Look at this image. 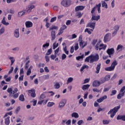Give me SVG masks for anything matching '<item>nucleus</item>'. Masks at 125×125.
Listing matches in <instances>:
<instances>
[{"label":"nucleus","instance_id":"obj_26","mask_svg":"<svg viewBox=\"0 0 125 125\" xmlns=\"http://www.w3.org/2000/svg\"><path fill=\"white\" fill-rule=\"evenodd\" d=\"M102 46L99 48V50H101L103 49L104 50H105L106 49V47H107V45L104 44L103 43H101Z\"/></svg>","mask_w":125,"mask_h":125},{"label":"nucleus","instance_id":"obj_42","mask_svg":"<svg viewBox=\"0 0 125 125\" xmlns=\"http://www.w3.org/2000/svg\"><path fill=\"white\" fill-rule=\"evenodd\" d=\"M49 74H47L45 75H43L42 76V78L43 80H48V79H49Z\"/></svg>","mask_w":125,"mask_h":125},{"label":"nucleus","instance_id":"obj_59","mask_svg":"<svg viewBox=\"0 0 125 125\" xmlns=\"http://www.w3.org/2000/svg\"><path fill=\"white\" fill-rule=\"evenodd\" d=\"M56 19H57L56 17H55L52 18L51 19V20H50V22H51V23H53V22H54L55 21H56Z\"/></svg>","mask_w":125,"mask_h":125},{"label":"nucleus","instance_id":"obj_10","mask_svg":"<svg viewBox=\"0 0 125 125\" xmlns=\"http://www.w3.org/2000/svg\"><path fill=\"white\" fill-rule=\"evenodd\" d=\"M106 53L108 54L109 57L111 58V55H113L115 53V49L113 48L108 49L106 50Z\"/></svg>","mask_w":125,"mask_h":125},{"label":"nucleus","instance_id":"obj_20","mask_svg":"<svg viewBox=\"0 0 125 125\" xmlns=\"http://www.w3.org/2000/svg\"><path fill=\"white\" fill-rule=\"evenodd\" d=\"M100 69H101V63H99L97 65V67H96V71H95V73L96 74H99Z\"/></svg>","mask_w":125,"mask_h":125},{"label":"nucleus","instance_id":"obj_9","mask_svg":"<svg viewBox=\"0 0 125 125\" xmlns=\"http://www.w3.org/2000/svg\"><path fill=\"white\" fill-rule=\"evenodd\" d=\"M35 5L30 4L28 6L26 7V10L27 13H30V12H32V10L34 9L35 8Z\"/></svg>","mask_w":125,"mask_h":125},{"label":"nucleus","instance_id":"obj_48","mask_svg":"<svg viewBox=\"0 0 125 125\" xmlns=\"http://www.w3.org/2000/svg\"><path fill=\"white\" fill-rule=\"evenodd\" d=\"M58 45H59V43H57L56 42H54L53 45V49H55V48H57V47H58Z\"/></svg>","mask_w":125,"mask_h":125},{"label":"nucleus","instance_id":"obj_57","mask_svg":"<svg viewBox=\"0 0 125 125\" xmlns=\"http://www.w3.org/2000/svg\"><path fill=\"white\" fill-rule=\"evenodd\" d=\"M105 82H106L105 78H101L100 83L101 84L102 83H105Z\"/></svg>","mask_w":125,"mask_h":125},{"label":"nucleus","instance_id":"obj_11","mask_svg":"<svg viewBox=\"0 0 125 125\" xmlns=\"http://www.w3.org/2000/svg\"><path fill=\"white\" fill-rule=\"evenodd\" d=\"M96 24V21L90 22L86 25V27H89V28L94 29L95 28Z\"/></svg>","mask_w":125,"mask_h":125},{"label":"nucleus","instance_id":"obj_6","mask_svg":"<svg viewBox=\"0 0 125 125\" xmlns=\"http://www.w3.org/2000/svg\"><path fill=\"white\" fill-rule=\"evenodd\" d=\"M71 0H62L61 2V4L64 7H68V6L71 5Z\"/></svg>","mask_w":125,"mask_h":125},{"label":"nucleus","instance_id":"obj_47","mask_svg":"<svg viewBox=\"0 0 125 125\" xmlns=\"http://www.w3.org/2000/svg\"><path fill=\"white\" fill-rule=\"evenodd\" d=\"M111 79V75H107L104 77V80H105V81H108Z\"/></svg>","mask_w":125,"mask_h":125},{"label":"nucleus","instance_id":"obj_49","mask_svg":"<svg viewBox=\"0 0 125 125\" xmlns=\"http://www.w3.org/2000/svg\"><path fill=\"white\" fill-rule=\"evenodd\" d=\"M89 60L90 61L91 60V55L86 58V59H85V62H89Z\"/></svg>","mask_w":125,"mask_h":125},{"label":"nucleus","instance_id":"obj_2","mask_svg":"<svg viewBox=\"0 0 125 125\" xmlns=\"http://www.w3.org/2000/svg\"><path fill=\"white\" fill-rule=\"evenodd\" d=\"M120 108H121V105L115 106L112 109L110 110V111L107 113L108 115H109V114H111L110 118H114V117L116 115V113H117V112H118V111L119 110Z\"/></svg>","mask_w":125,"mask_h":125},{"label":"nucleus","instance_id":"obj_46","mask_svg":"<svg viewBox=\"0 0 125 125\" xmlns=\"http://www.w3.org/2000/svg\"><path fill=\"white\" fill-rule=\"evenodd\" d=\"M54 87L55 88H56V89H58V88L60 87V84L59 83H56L54 85Z\"/></svg>","mask_w":125,"mask_h":125},{"label":"nucleus","instance_id":"obj_62","mask_svg":"<svg viewBox=\"0 0 125 125\" xmlns=\"http://www.w3.org/2000/svg\"><path fill=\"white\" fill-rule=\"evenodd\" d=\"M19 47H15L12 49L13 51H19L20 50Z\"/></svg>","mask_w":125,"mask_h":125},{"label":"nucleus","instance_id":"obj_21","mask_svg":"<svg viewBox=\"0 0 125 125\" xmlns=\"http://www.w3.org/2000/svg\"><path fill=\"white\" fill-rule=\"evenodd\" d=\"M26 13H27L26 9L20 11L18 13V16H19V17H22V16H23V15H24V14H26Z\"/></svg>","mask_w":125,"mask_h":125},{"label":"nucleus","instance_id":"obj_31","mask_svg":"<svg viewBox=\"0 0 125 125\" xmlns=\"http://www.w3.org/2000/svg\"><path fill=\"white\" fill-rule=\"evenodd\" d=\"M89 86H90V85L89 84L83 85L82 86V89L83 90H86V89H88V88H89Z\"/></svg>","mask_w":125,"mask_h":125},{"label":"nucleus","instance_id":"obj_41","mask_svg":"<svg viewBox=\"0 0 125 125\" xmlns=\"http://www.w3.org/2000/svg\"><path fill=\"white\" fill-rule=\"evenodd\" d=\"M93 91L94 92H98V93L100 92V93H101V92L102 91V88L100 90H99V89H98L96 88H93Z\"/></svg>","mask_w":125,"mask_h":125},{"label":"nucleus","instance_id":"obj_33","mask_svg":"<svg viewBox=\"0 0 125 125\" xmlns=\"http://www.w3.org/2000/svg\"><path fill=\"white\" fill-rule=\"evenodd\" d=\"M9 59L11 61V66H12L14 62H15V59H14V57H10Z\"/></svg>","mask_w":125,"mask_h":125},{"label":"nucleus","instance_id":"obj_35","mask_svg":"<svg viewBox=\"0 0 125 125\" xmlns=\"http://www.w3.org/2000/svg\"><path fill=\"white\" fill-rule=\"evenodd\" d=\"M71 116L72 118H75L76 119H78L79 118V114L77 112H74L71 114Z\"/></svg>","mask_w":125,"mask_h":125},{"label":"nucleus","instance_id":"obj_7","mask_svg":"<svg viewBox=\"0 0 125 125\" xmlns=\"http://www.w3.org/2000/svg\"><path fill=\"white\" fill-rule=\"evenodd\" d=\"M111 34L110 33H108L104 36V42H110L111 41Z\"/></svg>","mask_w":125,"mask_h":125},{"label":"nucleus","instance_id":"obj_36","mask_svg":"<svg viewBox=\"0 0 125 125\" xmlns=\"http://www.w3.org/2000/svg\"><path fill=\"white\" fill-rule=\"evenodd\" d=\"M20 101L24 102L25 101V98L24 97V95L21 94L19 97Z\"/></svg>","mask_w":125,"mask_h":125},{"label":"nucleus","instance_id":"obj_64","mask_svg":"<svg viewBox=\"0 0 125 125\" xmlns=\"http://www.w3.org/2000/svg\"><path fill=\"white\" fill-rule=\"evenodd\" d=\"M82 124H83V120H79L77 123L78 125H82Z\"/></svg>","mask_w":125,"mask_h":125},{"label":"nucleus","instance_id":"obj_43","mask_svg":"<svg viewBox=\"0 0 125 125\" xmlns=\"http://www.w3.org/2000/svg\"><path fill=\"white\" fill-rule=\"evenodd\" d=\"M55 104L54 103L49 102L48 103L47 106V107H52V106H53Z\"/></svg>","mask_w":125,"mask_h":125},{"label":"nucleus","instance_id":"obj_15","mask_svg":"<svg viewBox=\"0 0 125 125\" xmlns=\"http://www.w3.org/2000/svg\"><path fill=\"white\" fill-rule=\"evenodd\" d=\"M85 7L84 6H83V5L77 6L75 7V11L78 12V11L83 10Z\"/></svg>","mask_w":125,"mask_h":125},{"label":"nucleus","instance_id":"obj_54","mask_svg":"<svg viewBox=\"0 0 125 125\" xmlns=\"http://www.w3.org/2000/svg\"><path fill=\"white\" fill-rule=\"evenodd\" d=\"M5 30L4 29V27H2L0 29V35H2V34H3V33H4Z\"/></svg>","mask_w":125,"mask_h":125},{"label":"nucleus","instance_id":"obj_18","mask_svg":"<svg viewBox=\"0 0 125 125\" xmlns=\"http://www.w3.org/2000/svg\"><path fill=\"white\" fill-rule=\"evenodd\" d=\"M14 36L18 39L20 37V34L19 33V29H15L14 31Z\"/></svg>","mask_w":125,"mask_h":125},{"label":"nucleus","instance_id":"obj_22","mask_svg":"<svg viewBox=\"0 0 125 125\" xmlns=\"http://www.w3.org/2000/svg\"><path fill=\"white\" fill-rule=\"evenodd\" d=\"M117 120H121L125 121V115H118L117 117Z\"/></svg>","mask_w":125,"mask_h":125},{"label":"nucleus","instance_id":"obj_4","mask_svg":"<svg viewBox=\"0 0 125 125\" xmlns=\"http://www.w3.org/2000/svg\"><path fill=\"white\" fill-rule=\"evenodd\" d=\"M99 60V55L98 54H95V55H91V60L90 61V63L92 64L93 62H97Z\"/></svg>","mask_w":125,"mask_h":125},{"label":"nucleus","instance_id":"obj_44","mask_svg":"<svg viewBox=\"0 0 125 125\" xmlns=\"http://www.w3.org/2000/svg\"><path fill=\"white\" fill-rule=\"evenodd\" d=\"M88 68H89V67L88 65H83L80 69V71L81 72H83V70H84V69H86V68L88 69Z\"/></svg>","mask_w":125,"mask_h":125},{"label":"nucleus","instance_id":"obj_28","mask_svg":"<svg viewBox=\"0 0 125 125\" xmlns=\"http://www.w3.org/2000/svg\"><path fill=\"white\" fill-rule=\"evenodd\" d=\"M48 46H49V42L44 43L42 45V50H44V49H46V48H48Z\"/></svg>","mask_w":125,"mask_h":125},{"label":"nucleus","instance_id":"obj_40","mask_svg":"<svg viewBox=\"0 0 125 125\" xmlns=\"http://www.w3.org/2000/svg\"><path fill=\"white\" fill-rule=\"evenodd\" d=\"M73 81H74V78H73L72 77L68 78L67 79V84H68L70 83H72V82H73Z\"/></svg>","mask_w":125,"mask_h":125},{"label":"nucleus","instance_id":"obj_58","mask_svg":"<svg viewBox=\"0 0 125 125\" xmlns=\"http://www.w3.org/2000/svg\"><path fill=\"white\" fill-rule=\"evenodd\" d=\"M65 29H67V26L66 25L64 24L62 26V27H61L60 29L64 31V30H65Z\"/></svg>","mask_w":125,"mask_h":125},{"label":"nucleus","instance_id":"obj_63","mask_svg":"<svg viewBox=\"0 0 125 125\" xmlns=\"http://www.w3.org/2000/svg\"><path fill=\"white\" fill-rule=\"evenodd\" d=\"M9 13L11 14H14V13H15V11H14V9H10L9 10Z\"/></svg>","mask_w":125,"mask_h":125},{"label":"nucleus","instance_id":"obj_24","mask_svg":"<svg viewBox=\"0 0 125 125\" xmlns=\"http://www.w3.org/2000/svg\"><path fill=\"white\" fill-rule=\"evenodd\" d=\"M1 23L3 25H5V26H8V25H9V22H6V21H5V17H4L1 21Z\"/></svg>","mask_w":125,"mask_h":125},{"label":"nucleus","instance_id":"obj_34","mask_svg":"<svg viewBox=\"0 0 125 125\" xmlns=\"http://www.w3.org/2000/svg\"><path fill=\"white\" fill-rule=\"evenodd\" d=\"M96 8H97V7L98 8V13H101V9L100 8L101 7V3H100L98 5H96Z\"/></svg>","mask_w":125,"mask_h":125},{"label":"nucleus","instance_id":"obj_25","mask_svg":"<svg viewBox=\"0 0 125 125\" xmlns=\"http://www.w3.org/2000/svg\"><path fill=\"white\" fill-rule=\"evenodd\" d=\"M28 93H31V96L33 98H35L36 97V93L34 91H33L32 90H28Z\"/></svg>","mask_w":125,"mask_h":125},{"label":"nucleus","instance_id":"obj_60","mask_svg":"<svg viewBox=\"0 0 125 125\" xmlns=\"http://www.w3.org/2000/svg\"><path fill=\"white\" fill-rule=\"evenodd\" d=\"M66 58H67V56L65 54H62V60H64Z\"/></svg>","mask_w":125,"mask_h":125},{"label":"nucleus","instance_id":"obj_27","mask_svg":"<svg viewBox=\"0 0 125 125\" xmlns=\"http://www.w3.org/2000/svg\"><path fill=\"white\" fill-rule=\"evenodd\" d=\"M117 65H118V62L116 60H114L111 63V66L115 69Z\"/></svg>","mask_w":125,"mask_h":125},{"label":"nucleus","instance_id":"obj_8","mask_svg":"<svg viewBox=\"0 0 125 125\" xmlns=\"http://www.w3.org/2000/svg\"><path fill=\"white\" fill-rule=\"evenodd\" d=\"M114 31L112 33V36L115 37L117 35V32L120 30V25L117 24L113 27Z\"/></svg>","mask_w":125,"mask_h":125},{"label":"nucleus","instance_id":"obj_39","mask_svg":"<svg viewBox=\"0 0 125 125\" xmlns=\"http://www.w3.org/2000/svg\"><path fill=\"white\" fill-rule=\"evenodd\" d=\"M52 53V48H50L48 50L47 53H46V56H48V55H50Z\"/></svg>","mask_w":125,"mask_h":125},{"label":"nucleus","instance_id":"obj_45","mask_svg":"<svg viewBox=\"0 0 125 125\" xmlns=\"http://www.w3.org/2000/svg\"><path fill=\"white\" fill-rule=\"evenodd\" d=\"M8 116H12V111L6 113L3 118H6V117H8Z\"/></svg>","mask_w":125,"mask_h":125},{"label":"nucleus","instance_id":"obj_12","mask_svg":"<svg viewBox=\"0 0 125 125\" xmlns=\"http://www.w3.org/2000/svg\"><path fill=\"white\" fill-rule=\"evenodd\" d=\"M101 83H100V81L98 80H95L93 83V86L94 87H98V86H100Z\"/></svg>","mask_w":125,"mask_h":125},{"label":"nucleus","instance_id":"obj_32","mask_svg":"<svg viewBox=\"0 0 125 125\" xmlns=\"http://www.w3.org/2000/svg\"><path fill=\"white\" fill-rule=\"evenodd\" d=\"M101 46H102V44H100V42H98L95 47V50H98L99 47H101Z\"/></svg>","mask_w":125,"mask_h":125},{"label":"nucleus","instance_id":"obj_29","mask_svg":"<svg viewBox=\"0 0 125 125\" xmlns=\"http://www.w3.org/2000/svg\"><path fill=\"white\" fill-rule=\"evenodd\" d=\"M75 16L78 18H81L83 16V14L81 12L77 11L76 12Z\"/></svg>","mask_w":125,"mask_h":125},{"label":"nucleus","instance_id":"obj_56","mask_svg":"<svg viewBox=\"0 0 125 125\" xmlns=\"http://www.w3.org/2000/svg\"><path fill=\"white\" fill-rule=\"evenodd\" d=\"M18 96H19V93H16L15 94H14L13 98H15V99H16L18 98Z\"/></svg>","mask_w":125,"mask_h":125},{"label":"nucleus","instance_id":"obj_3","mask_svg":"<svg viewBox=\"0 0 125 125\" xmlns=\"http://www.w3.org/2000/svg\"><path fill=\"white\" fill-rule=\"evenodd\" d=\"M78 42H79V45L81 48H83L85 46L87 45V42H85L83 40V35L79 36Z\"/></svg>","mask_w":125,"mask_h":125},{"label":"nucleus","instance_id":"obj_61","mask_svg":"<svg viewBox=\"0 0 125 125\" xmlns=\"http://www.w3.org/2000/svg\"><path fill=\"white\" fill-rule=\"evenodd\" d=\"M83 54L82 56L77 57L76 60H80V59H83Z\"/></svg>","mask_w":125,"mask_h":125},{"label":"nucleus","instance_id":"obj_14","mask_svg":"<svg viewBox=\"0 0 125 125\" xmlns=\"http://www.w3.org/2000/svg\"><path fill=\"white\" fill-rule=\"evenodd\" d=\"M26 28H32L33 27V22L31 21H27L25 22Z\"/></svg>","mask_w":125,"mask_h":125},{"label":"nucleus","instance_id":"obj_1","mask_svg":"<svg viewBox=\"0 0 125 125\" xmlns=\"http://www.w3.org/2000/svg\"><path fill=\"white\" fill-rule=\"evenodd\" d=\"M58 27L55 26H52V27L49 28V31H51V41H54L55 39H56V31L55 30H57Z\"/></svg>","mask_w":125,"mask_h":125},{"label":"nucleus","instance_id":"obj_16","mask_svg":"<svg viewBox=\"0 0 125 125\" xmlns=\"http://www.w3.org/2000/svg\"><path fill=\"white\" fill-rule=\"evenodd\" d=\"M100 19V16H95L93 14L92 15V18L91 20L92 21H98Z\"/></svg>","mask_w":125,"mask_h":125},{"label":"nucleus","instance_id":"obj_55","mask_svg":"<svg viewBox=\"0 0 125 125\" xmlns=\"http://www.w3.org/2000/svg\"><path fill=\"white\" fill-rule=\"evenodd\" d=\"M75 51H77L79 49V43H76L74 47Z\"/></svg>","mask_w":125,"mask_h":125},{"label":"nucleus","instance_id":"obj_13","mask_svg":"<svg viewBox=\"0 0 125 125\" xmlns=\"http://www.w3.org/2000/svg\"><path fill=\"white\" fill-rule=\"evenodd\" d=\"M66 103L67 101H66V100H62L59 104V108H63V107H64L66 104Z\"/></svg>","mask_w":125,"mask_h":125},{"label":"nucleus","instance_id":"obj_23","mask_svg":"<svg viewBox=\"0 0 125 125\" xmlns=\"http://www.w3.org/2000/svg\"><path fill=\"white\" fill-rule=\"evenodd\" d=\"M104 70L105 71H114V70H115V68L111 65L110 66L104 68Z\"/></svg>","mask_w":125,"mask_h":125},{"label":"nucleus","instance_id":"obj_37","mask_svg":"<svg viewBox=\"0 0 125 125\" xmlns=\"http://www.w3.org/2000/svg\"><path fill=\"white\" fill-rule=\"evenodd\" d=\"M111 121L107 120H103V125H109Z\"/></svg>","mask_w":125,"mask_h":125},{"label":"nucleus","instance_id":"obj_52","mask_svg":"<svg viewBox=\"0 0 125 125\" xmlns=\"http://www.w3.org/2000/svg\"><path fill=\"white\" fill-rule=\"evenodd\" d=\"M7 91L9 93V94H12L13 93V90L12 88H8Z\"/></svg>","mask_w":125,"mask_h":125},{"label":"nucleus","instance_id":"obj_19","mask_svg":"<svg viewBox=\"0 0 125 125\" xmlns=\"http://www.w3.org/2000/svg\"><path fill=\"white\" fill-rule=\"evenodd\" d=\"M10 117L8 116L7 117H5L4 119V124L6 125H9L10 124Z\"/></svg>","mask_w":125,"mask_h":125},{"label":"nucleus","instance_id":"obj_38","mask_svg":"<svg viewBox=\"0 0 125 125\" xmlns=\"http://www.w3.org/2000/svg\"><path fill=\"white\" fill-rule=\"evenodd\" d=\"M63 51H64V53H65V54H67V55H69V51L67 50L66 45L63 47Z\"/></svg>","mask_w":125,"mask_h":125},{"label":"nucleus","instance_id":"obj_30","mask_svg":"<svg viewBox=\"0 0 125 125\" xmlns=\"http://www.w3.org/2000/svg\"><path fill=\"white\" fill-rule=\"evenodd\" d=\"M102 7H104V8H108V4L106 3V2L105 1H102Z\"/></svg>","mask_w":125,"mask_h":125},{"label":"nucleus","instance_id":"obj_17","mask_svg":"<svg viewBox=\"0 0 125 125\" xmlns=\"http://www.w3.org/2000/svg\"><path fill=\"white\" fill-rule=\"evenodd\" d=\"M116 50H117L118 51H123V50H125V47L122 45V44H119L117 46Z\"/></svg>","mask_w":125,"mask_h":125},{"label":"nucleus","instance_id":"obj_5","mask_svg":"<svg viewBox=\"0 0 125 125\" xmlns=\"http://www.w3.org/2000/svg\"><path fill=\"white\" fill-rule=\"evenodd\" d=\"M125 86H123L120 90L119 94L117 95V99H121L122 97L125 96Z\"/></svg>","mask_w":125,"mask_h":125},{"label":"nucleus","instance_id":"obj_50","mask_svg":"<svg viewBox=\"0 0 125 125\" xmlns=\"http://www.w3.org/2000/svg\"><path fill=\"white\" fill-rule=\"evenodd\" d=\"M116 94H117V91L116 90H113L111 91L110 96H113V95H116Z\"/></svg>","mask_w":125,"mask_h":125},{"label":"nucleus","instance_id":"obj_53","mask_svg":"<svg viewBox=\"0 0 125 125\" xmlns=\"http://www.w3.org/2000/svg\"><path fill=\"white\" fill-rule=\"evenodd\" d=\"M29 63H30V61H27L25 64V70H28V68H29Z\"/></svg>","mask_w":125,"mask_h":125},{"label":"nucleus","instance_id":"obj_51","mask_svg":"<svg viewBox=\"0 0 125 125\" xmlns=\"http://www.w3.org/2000/svg\"><path fill=\"white\" fill-rule=\"evenodd\" d=\"M56 57H57V55L55 54V55H51L50 56V58L52 60H54V59H55V58H56Z\"/></svg>","mask_w":125,"mask_h":125}]
</instances>
